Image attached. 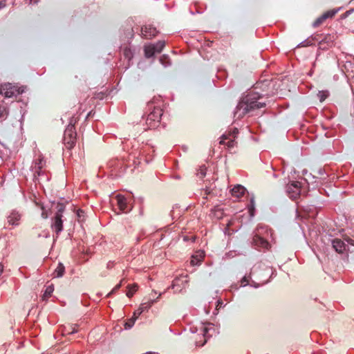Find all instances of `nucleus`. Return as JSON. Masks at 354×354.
I'll return each instance as SVG.
<instances>
[{
	"instance_id": "nucleus-1",
	"label": "nucleus",
	"mask_w": 354,
	"mask_h": 354,
	"mask_svg": "<svg viewBox=\"0 0 354 354\" xmlns=\"http://www.w3.org/2000/svg\"><path fill=\"white\" fill-rule=\"evenodd\" d=\"M272 81L268 79L260 80L254 85V91L243 96L239 102L234 112V117L243 118L245 114L266 106V102L259 100L270 95L269 89Z\"/></svg>"
},
{
	"instance_id": "nucleus-2",
	"label": "nucleus",
	"mask_w": 354,
	"mask_h": 354,
	"mask_svg": "<svg viewBox=\"0 0 354 354\" xmlns=\"http://www.w3.org/2000/svg\"><path fill=\"white\" fill-rule=\"evenodd\" d=\"M268 236H272V230L267 227L259 226L257 230V233L252 238V243L259 250H268L270 246L267 240Z\"/></svg>"
},
{
	"instance_id": "nucleus-3",
	"label": "nucleus",
	"mask_w": 354,
	"mask_h": 354,
	"mask_svg": "<svg viewBox=\"0 0 354 354\" xmlns=\"http://www.w3.org/2000/svg\"><path fill=\"white\" fill-rule=\"evenodd\" d=\"M57 212L52 218L51 228L56 234V239L58 238L60 232L63 230V212L65 209L64 204L59 203L57 206Z\"/></svg>"
},
{
	"instance_id": "nucleus-4",
	"label": "nucleus",
	"mask_w": 354,
	"mask_h": 354,
	"mask_svg": "<svg viewBox=\"0 0 354 354\" xmlns=\"http://www.w3.org/2000/svg\"><path fill=\"white\" fill-rule=\"evenodd\" d=\"M318 50H327L336 45L338 38L337 33L319 35Z\"/></svg>"
},
{
	"instance_id": "nucleus-5",
	"label": "nucleus",
	"mask_w": 354,
	"mask_h": 354,
	"mask_svg": "<svg viewBox=\"0 0 354 354\" xmlns=\"http://www.w3.org/2000/svg\"><path fill=\"white\" fill-rule=\"evenodd\" d=\"M77 141V133L75 125L71 122L67 126L64 131L63 142L65 147L71 149L74 147Z\"/></svg>"
},
{
	"instance_id": "nucleus-6",
	"label": "nucleus",
	"mask_w": 354,
	"mask_h": 354,
	"mask_svg": "<svg viewBox=\"0 0 354 354\" xmlns=\"http://www.w3.org/2000/svg\"><path fill=\"white\" fill-rule=\"evenodd\" d=\"M45 166L46 161L41 155L39 156V157L33 161L31 165V171L33 173V180L35 181L38 180L39 177L44 175L45 172L43 169Z\"/></svg>"
},
{
	"instance_id": "nucleus-7",
	"label": "nucleus",
	"mask_w": 354,
	"mask_h": 354,
	"mask_svg": "<svg viewBox=\"0 0 354 354\" xmlns=\"http://www.w3.org/2000/svg\"><path fill=\"white\" fill-rule=\"evenodd\" d=\"M3 95L6 97H12L22 94L25 91V88L23 86L19 87L11 83H4L3 84Z\"/></svg>"
},
{
	"instance_id": "nucleus-8",
	"label": "nucleus",
	"mask_w": 354,
	"mask_h": 354,
	"mask_svg": "<svg viewBox=\"0 0 354 354\" xmlns=\"http://www.w3.org/2000/svg\"><path fill=\"white\" fill-rule=\"evenodd\" d=\"M286 192L291 199L295 200L297 198L301 193V183L299 181H293L287 185Z\"/></svg>"
},
{
	"instance_id": "nucleus-9",
	"label": "nucleus",
	"mask_w": 354,
	"mask_h": 354,
	"mask_svg": "<svg viewBox=\"0 0 354 354\" xmlns=\"http://www.w3.org/2000/svg\"><path fill=\"white\" fill-rule=\"evenodd\" d=\"M238 133V129H234L232 132H230L228 134H223L221 138L220 144L225 145L228 148H232L235 145V137Z\"/></svg>"
},
{
	"instance_id": "nucleus-10",
	"label": "nucleus",
	"mask_w": 354,
	"mask_h": 354,
	"mask_svg": "<svg viewBox=\"0 0 354 354\" xmlns=\"http://www.w3.org/2000/svg\"><path fill=\"white\" fill-rule=\"evenodd\" d=\"M340 10V8H335L330 10L326 11L323 13L321 16L316 19V20L313 22V26L314 28H317L321 26L324 21L327 19L333 18Z\"/></svg>"
},
{
	"instance_id": "nucleus-11",
	"label": "nucleus",
	"mask_w": 354,
	"mask_h": 354,
	"mask_svg": "<svg viewBox=\"0 0 354 354\" xmlns=\"http://www.w3.org/2000/svg\"><path fill=\"white\" fill-rule=\"evenodd\" d=\"M21 216L22 214L19 211L12 209L7 216L8 223L11 225H19Z\"/></svg>"
},
{
	"instance_id": "nucleus-12",
	"label": "nucleus",
	"mask_w": 354,
	"mask_h": 354,
	"mask_svg": "<svg viewBox=\"0 0 354 354\" xmlns=\"http://www.w3.org/2000/svg\"><path fill=\"white\" fill-rule=\"evenodd\" d=\"M158 31L156 28L151 25H145L141 28L142 37L147 39H150L157 35Z\"/></svg>"
},
{
	"instance_id": "nucleus-13",
	"label": "nucleus",
	"mask_w": 354,
	"mask_h": 354,
	"mask_svg": "<svg viewBox=\"0 0 354 354\" xmlns=\"http://www.w3.org/2000/svg\"><path fill=\"white\" fill-rule=\"evenodd\" d=\"M332 245L335 250L339 254H343L347 250L346 243L339 239H333L332 241Z\"/></svg>"
},
{
	"instance_id": "nucleus-14",
	"label": "nucleus",
	"mask_w": 354,
	"mask_h": 354,
	"mask_svg": "<svg viewBox=\"0 0 354 354\" xmlns=\"http://www.w3.org/2000/svg\"><path fill=\"white\" fill-rule=\"evenodd\" d=\"M117 201L118 207L121 212L127 213L131 210V208L129 207L127 200L124 196L118 195Z\"/></svg>"
},
{
	"instance_id": "nucleus-15",
	"label": "nucleus",
	"mask_w": 354,
	"mask_h": 354,
	"mask_svg": "<svg viewBox=\"0 0 354 354\" xmlns=\"http://www.w3.org/2000/svg\"><path fill=\"white\" fill-rule=\"evenodd\" d=\"M122 53L124 59L127 60V65L129 66L131 64L130 62L133 57V52L129 47L126 46L122 48Z\"/></svg>"
},
{
	"instance_id": "nucleus-16",
	"label": "nucleus",
	"mask_w": 354,
	"mask_h": 354,
	"mask_svg": "<svg viewBox=\"0 0 354 354\" xmlns=\"http://www.w3.org/2000/svg\"><path fill=\"white\" fill-rule=\"evenodd\" d=\"M245 190L246 189L243 186L237 185L234 186V188L232 189L231 194L233 196L239 198L244 194Z\"/></svg>"
},
{
	"instance_id": "nucleus-17",
	"label": "nucleus",
	"mask_w": 354,
	"mask_h": 354,
	"mask_svg": "<svg viewBox=\"0 0 354 354\" xmlns=\"http://www.w3.org/2000/svg\"><path fill=\"white\" fill-rule=\"evenodd\" d=\"M158 123L160 122L161 116L162 115V109L159 106H154L153 111L149 113Z\"/></svg>"
},
{
	"instance_id": "nucleus-18",
	"label": "nucleus",
	"mask_w": 354,
	"mask_h": 354,
	"mask_svg": "<svg viewBox=\"0 0 354 354\" xmlns=\"http://www.w3.org/2000/svg\"><path fill=\"white\" fill-rule=\"evenodd\" d=\"M319 35H316L315 36H312L305 41L301 42L297 46L298 47H304V46H309L313 44V41H316L319 40Z\"/></svg>"
},
{
	"instance_id": "nucleus-19",
	"label": "nucleus",
	"mask_w": 354,
	"mask_h": 354,
	"mask_svg": "<svg viewBox=\"0 0 354 354\" xmlns=\"http://www.w3.org/2000/svg\"><path fill=\"white\" fill-rule=\"evenodd\" d=\"M65 272V267L62 263H59L57 268L54 270L53 277H62Z\"/></svg>"
},
{
	"instance_id": "nucleus-20",
	"label": "nucleus",
	"mask_w": 354,
	"mask_h": 354,
	"mask_svg": "<svg viewBox=\"0 0 354 354\" xmlns=\"http://www.w3.org/2000/svg\"><path fill=\"white\" fill-rule=\"evenodd\" d=\"M145 56L147 58L153 57L155 53H156L153 46L151 44L146 45L144 47Z\"/></svg>"
},
{
	"instance_id": "nucleus-21",
	"label": "nucleus",
	"mask_w": 354,
	"mask_h": 354,
	"mask_svg": "<svg viewBox=\"0 0 354 354\" xmlns=\"http://www.w3.org/2000/svg\"><path fill=\"white\" fill-rule=\"evenodd\" d=\"M156 301V299H150L147 302L142 303L139 308L141 310L142 312L148 310Z\"/></svg>"
},
{
	"instance_id": "nucleus-22",
	"label": "nucleus",
	"mask_w": 354,
	"mask_h": 354,
	"mask_svg": "<svg viewBox=\"0 0 354 354\" xmlns=\"http://www.w3.org/2000/svg\"><path fill=\"white\" fill-rule=\"evenodd\" d=\"M153 46L156 53H160L165 46V41L164 40H160L156 44H151Z\"/></svg>"
},
{
	"instance_id": "nucleus-23",
	"label": "nucleus",
	"mask_w": 354,
	"mask_h": 354,
	"mask_svg": "<svg viewBox=\"0 0 354 354\" xmlns=\"http://www.w3.org/2000/svg\"><path fill=\"white\" fill-rule=\"evenodd\" d=\"M146 123L149 129H153L158 126V122L156 120L149 114L148 115L146 120Z\"/></svg>"
},
{
	"instance_id": "nucleus-24",
	"label": "nucleus",
	"mask_w": 354,
	"mask_h": 354,
	"mask_svg": "<svg viewBox=\"0 0 354 354\" xmlns=\"http://www.w3.org/2000/svg\"><path fill=\"white\" fill-rule=\"evenodd\" d=\"M54 290L53 285L48 286L46 288L45 292L43 295V299H48L52 295Z\"/></svg>"
},
{
	"instance_id": "nucleus-25",
	"label": "nucleus",
	"mask_w": 354,
	"mask_h": 354,
	"mask_svg": "<svg viewBox=\"0 0 354 354\" xmlns=\"http://www.w3.org/2000/svg\"><path fill=\"white\" fill-rule=\"evenodd\" d=\"M77 325H71L67 327L65 326L64 329V332L65 333V334H68V335L74 334L77 332Z\"/></svg>"
},
{
	"instance_id": "nucleus-26",
	"label": "nucleus",
	"mask_w": 354,
	"mask_h": 354,
	"mask_svg": "<svg viewBox=\"0 0 354 354\" xmlns=\"http://www.w3.org/2000/svg\"><path fill=\"white\" fill-rule=\"evenodd\" d=\"M210 330L208 327H203V336L205 339H207L208 337L211 336L209 335V330ZM207 342V339H205L203 343L200 344L198 342H196V346H203Z\"/></svg>"
},
{
	"instance_id": "nucleus-27",
	"label": "nucleus",
	"mask_w": 354,
	"mask_h": 354,
	"mask_svg": "<svg viewBox=\"0 0 354 354\" xmlns=\"http://www.w3.org/2000/svg\"><path fill=\"white\" fill-rule=\"evenodd\" d=\"M128 291L127 292V296L128 297H131L133 294L137 291L138 290V285L133 284L132 286L129 285L128 286Z\"/></svg>"
},
{
	"instance_id": "nucleus-28",
	"label": "nucleus",
	"mask_w": 354,
	"mask_h": 354,
	"mask_svg": "<svg viewBox=\"0 0 354 354\" xmlns=\"http://www.w3.org/2000/svg\"><path fill=\"white\" fill-rule=\"evenodd\" d=\"M206 170L207 168L205 165L201 166L197 170L196 176L201 179L203 178L206 175Z\"/></svg>"
},
{
	"instance_id": "nucleus-29",
	"label": "nucleus",
	"mask_w": 354,
	"mask_h": 354,
	"mask_svg": "<svg viewBox=\"0 0 354 354\" xmlns=\"http://www.w3.org/2000/svg\"><path fill=\"white\" fill-rule=\"evenodd\" d=\"M329 95L328 91H321L317 93V97L321 102H323Z\"/></svg>"
},
{
	"instance_id": "nucleus-30",
	"label": "nucleus",
	"mask_w": 354,
	"mask_h": 354,
	"mask_svg": "<svg viewBox=\"0 0 354 354\" xmlns=\"http://www.w3.org/2000/svg\"><path fill=\"white\" fill-rule=\"evenodd\" d=\"M8 115V109L5 106H0V119L4 120Z\"/></svg>"
},
{
	"instance_id": "nucleus-31",
	"label": "nucleus",
	"mask_w": 354,
	"mask_h": 354,
	"mask_svg": "<svg viewBox=\"0 0 354 354\" xmlns=\"http://www.w3.org/2000/svg\"><path fill=\"white\" fill-rule=\"evenodd\" d=\"M202 257L201 256L200 257H196V256H192V260L190 261V263L191 265L192 266H198L201 263V261H202Z\"/></svg>"
},
{
	"instance_id": "nucleus-32",
	"label": "nucleus",
	"mask_w": 354,
	"mask_h": 354,
	"mask_svg": "<svg viewBox=\"0 0 354 354\" xmlns=\"http://www.w3.org/2000/svg\"><path fill=\"white\" fill-rule=\"evenodd\" d=\"M136 318H130L124 324L126 329H130L135 324Z\"/></svg>"
},
{
	"instance_id": "nucleus-33",
	"label": "nucleus",
	"mask_w": 354,
	"mask_h": 354,
	"mask_svg": "<svg viewBox=\"0 0 354 354\" xmlns=\"http://www.w3.org/2000/svg\"><path fill=\"white\" fill-rule=\"evenodd\" d=\"M124 279H122L120 282V283H118V285H116L113 288V290L107 295V297H109L111 295L113 294L114 292H115L117 290H118L120 289V288L122 286V283L123 282Z\"/></svg>"
},
{
	"instance_id": "nucleus-34",
	"label": "nucleus",
	"mask_w": 354,
	"mask_h": 354,
	"mask_svg": "<svg viewBox=\"0 0 354 354\" xmlns=\"http://www.w3.org/2000/svg\"><path fill=\"white\" fill-rule=\"evenodd\" d=\"M160 62L164 65V66H167V64H169V59L168 58V57L167 55H162L160 58Z\"/></svg>"
},
{
	"instance_id": "nucleus-35",
	"label": "nucleus",
	"mask_w": 354,
	"mask_h": 354,
	"mask_svg": "<svg viewBox=\"0 0 354 354\" xmlns=\"http://www.w3.org/2000/svg\"><path fill=\"white\" fill-rule=\"evenodd\" d=\"M249 283V279L247 276H244L241 280V286H245Z\"/></svg>"
},
{
	"instance_id": "nucleus-36",
	"label": "nucleus",
	"mask_w": 354,
	"mask_h": 354,
	"mask_svg": "<svg viewBox=\"0 0 354 354\" xmlns=\"http://www.w3.org/2000/svg\"><path fill=\"white\" fill-rule=\"evenodd\" d=\"M142 311L140 308L134 311L132 318H136V320L138 319V317L142 314Z\"/></svg>"
},
{
	"instance_id": "nucleus-37",
	"label": "nucleus",
	"mask_w": 354,
	"mask_h": 354,
	"mask_svg": "<svg viewBox=\"0 0 354 354\" xmlns=\"http://www.w3.org/2000/svg\"><path fill=\"white\" fill-rule=\"evenodd\" d=\"M352 12H353V10H349L346 11V12H344V14H342L341 17L342 19H344V18L347 17Z\"/></svg>"
},
{
	"instance_id": "nucleus-38",
	"label": "nucleus",
	"mask_w": 354,
	"mask_h": 354,
	"mask_svg": "<svg viewBox=\"0 0 354 354\" xmlns=\"http://www.w3.org/2000/svg\"><path fill=\"white\" fill-rule=\"evenodd\" d=\"M212 188L211 187H207V186H205V194H209L212 192Z\"/></svg>"
},
{
	"instance_id": "nucleus-39",
	"label": "nucleus",
	"mask_w": 354,
	"mask_h": 354,
	"mask_svg": "<svg viewBox=\"0 0 354 354\" xmlns=\"http://www.w3.org/2000/svg\"><path fill=\"white\" fill-rule=\"evenodd\" d=\"M6 5V0L0 1V10L4 8Z\"/></svg>"
},
{
	"instance_id": "nucleus-40",
	"label": "nucleus",
	"mask_w": 354,
	"mask_h": 354,
	"mask_svg": "<svg viewBox=\"0 0 354 354\" xmlns=\"http://www.w3.org/2000/svg\"><path fill=\"white\" fill-rule=\"evenodd\" d=\"M346 241L347 243L351 245H354V240L351 239V238L346 239Z\"/></svg>"
},
{
	"instance_id": "nucleus-41",
	"label": "nucleus",
	"mask_w": 354,
	"mask_h": 354,
	"mask_svg": "<svg viewBox=\"0 0 354 354\" xmlns=\"http://www.w3.org/2000/svg\"><path fill=\"white\" fill-rule=\"evenodd\" d=\"M84 212L83 210H82V209H78V210H77V216H78V217L82 216V215H83V214H84Z\"/></svg>"
},
{
	"instance_id": "nucleus-42",
	"label": "nucleus",
	"mask_w": 354,
	"mask_h": 354,
	"mask_svg": "<svg viewBox=\"0 0 354 354\" xmlns=\"http://www.w3.org/2000/svg\"><path fill=\"white\" fill-rule=\"evenodd\" d=\"M113 262H111V261H109L106 265V267L108 269H111V268H113Z\"/></svg>"
},
{
	"instance_id": "nucleus-43",
	"label": "nucleus",
	"mask_w": 354,
	"mask_h": 354,
	"mask_svg": "<svg viewBox=\"0 0 354 354\" xmlns=\"http://www.w3.org/2000/svg\"><path fill=\"white\" fill-rule=\"evenodd\" d=\"M216 303H217V306H216V307H217V308H218V307H219V308H220V307H221V306H222V305H223V301H221V300H218V301H216Z\"/></svg>"
},
{
	"instance_id": "nucleus-44",
	"label": "nucleus",
	"mask_w": 354,
	"mask_h": 354,
	"mask_svg": "<svg viewBox=\"0 0 354 354\" xmlns=\"http://www.w3.org/2000/svg\"><path fill=\"white\" fill-rule=\"evenodd\" d=\"M215 211L219 213V215H218L217 217L219 218H221L222 212H221V209L219 208H217Z\"/></svg>"
},
{
	"instance_id": "nucleus-45",
	"label": "nucleus",
	"mask_w": 354,
	"mask_h": 354,
	"mask_svg": "<svg viewBox=\"0 0 354 354\" xmlns=\"http://www.w3.org/2000/svg\"><path fill=\"white\" fill-rule=\"evenodd\" d=\"M3 265L0 263V276L1 275L2 272H3Z\"/></svg>"
},
{
	"instance_id": "nucleus-46",
	"label": "nucleus",
	"mask_w": 354,
	"mask_h": 354,
	"mask_svg": "<svg viewBox=\"0 0 354 354\" xmlns=\"http://www.w3.org/2000/svg\"><path fill=\"white\" fill-rule=\"evenodd\" d=\"M127 31L129 32V34H130L131 35V37H133V29L132 28H130V29H128Z\"/></svg>"
},
{
	"instance_id": "nucleus-47",
	"label": "nucleus",
	"mask_w": 354,
	"mask_h": 354,
	"mask_svg": "<svg viewBox=\"0 0 354 354\" xmlns=\"http://www.w3.org/2000/svg\"><path fill=\"white\" fill-rule=\"evenodd\" d=\"M1 94L3 95V84H1L0 87V95Z\"/></svg>"
},
{
	"instance_id": "nucleus-48",
	"label": "nucleus",
	"mask_w": 354,
	"mask_h": 354,
	"mask_svg": "<svg viewBox=\"0 0 354 354\" xmlns=\"http://www.w3.org/2000/svg\"><path fill=\"white\" fill-rule=\"evenodd\" d=\"M176 279H175V280L174 281V282H173V283H172V285H171V288H173V289H174V288H175V286H176V283H176Z\"/></svg>"
},
{
	"instance_id": "nucleus-49",
	"label": "nucleus",
	"mask_w": 354,
	"mask_h": 354,
	"mask_svg": "<svg viewBox=\"0 0 354 354\" xmlns=\"http://www.w3.org/2000/svg\"><path fill=\"white\" fill-rule=\"evenodd\" d=\"M44 237H46V238L49 237V236H50V234H49V232H46V233L44 235Z\"/></svg>"
},
{
	"instance_id": "nucleus-50",
	"label": "nucleus",
	"mask_w": 354,
	"mask_h": 354,
	"mask_svg": "<svg viewBox=\"0 0 354 354\" xmlns=\"http://www.w3.org/2000/svg\"><path fill=\"white\" fill-rule=\"evenodd\" d=\"M251 206L253 209H254V200L253 199L251 200Z\"/></svg>"
},
{
	"instance_id": "nucleus-51",
	"label": "nucleus",
	"mask_w": 354,
	"mask_h": 354,
	"mask_svg": "<svg viewBox=\"0 0 354 354\" xmlns=\"http://www.w3.org/2000/svg\"><path fill=\"white\" fill-rule=\"evenodd\" d=\"M42 216L44 218H46V216L44 214V213H42Z\"/></svg>"
},
{
	"instance_id": "nucleus-52",
	"label": "nucleus",
	"mask_w": 354,
	"mask_h": 354,
	"mask_svg": "<svg viewBox=\"0 0 354 354\" xmlns=\"http://www.w3.org/2000/svg\"><path fill=\"white\" fill-rule=\"evenodd\" d=\"M151 104H152V102H149V103L148 104V106L150 107V106H151Z\"/></svg>"
},
{
	"instance_id": "nucleus-53",
	"label": "nucleus",
	"mask_w": 354,
	"mask_h": 354,
	"mask_svg": "<svg viewBox=\"0 0 354 354\" xmlns=\"http://www.w3.org/2000/svg\"><path fill=\"white\" fill-rule=\"evenodd\" d=\"M252 207H251V208H250V212H251V211H252ZM250 214H252V212H250Z\"/></svg>"
}]
</instances>
